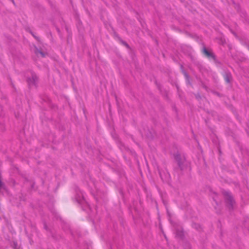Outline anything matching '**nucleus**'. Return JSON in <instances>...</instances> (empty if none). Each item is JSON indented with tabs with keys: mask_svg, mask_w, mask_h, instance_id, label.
<instances>
[{
	"mask_svg": "<svg viewBox=\"0 0 249 249\" xmlns=\"http://www.w3.org/2000/svg\"><path fill=\"white\" fill-rule=\"evenodd\" d=\"M62 212L66 216L74 219H78L80 214L76 208L71 204L64 206L62 208Z\"/></svg>",
	"mask_w": 249,
	"mask_h": 249,
	"instance_id": "f257e3e1",
	"label": "nucleus"
},
{
	"mask_svg": "<svg viewBox=\"0 0 249 249\" xmlns=\"http://www.w3.org/2000/svg\"><path fill=\"white\" fill-rule=\"evenodd\" d=\"M221 193L224 197V201L226 208L229 211H232L234 210V205L235 204V201L231 193L224 189L222 190Z\"/></svg>",
	"mask_w": 249,
	"mask_h": 249,
	"instance_id": "f03ea898",
	"label": "nucleus"
},
{
	"mask_svg": "<svg viewBox=\"0 0 249 249\" xmlns=\"http://www.w3.org/2000/svg\"><path fill=\"white\" fill-rule=\"evenodd\" d=\"M38 77L34 71L31 72V77H28L26 78V82L28 84L29 89H31L33 87L36 88L37 87V82Z\"/></svg>",
	"mask_w": 249,
	"mask_h": 249,
	"instance_id": "7ed1b4c3",
	"label": "nucleus"
},
{
	"mask_svg": "<svg viewBox=\"0 0 249 249\" xmlns=\"http://www.w3.org/2000/svg\"><path fill=\"white\" fill-rule=\"evenodd\" d=\"M202 53L207 58H212L215 63L217 62L216 57L211 50H208L205 46L202 49Z\"/></svg>",
	"mask_w": 249,
	"mask_h": 249,
	"instance_id": "20e7f679",
	"label": "nucleus"
},
{
	"mask_svg": "<svg viewBox=\"0 0 249 249\" xmlns=\"http://www.w3.org/2000/svg\"><path fill=\"white\" fill-rule=\"evenodd\" d=\"M81 193L76 194L75 200L81 206L82 209L84 210V209L83 208L82 205L84 203L88 204V202H87L84 196L83 195H82V196H81Z\"/></svg>",
	"mask_w": 249,
	"mask_h": 249,
	"instance_id": "39448f33",
	"label": "nucleus"
},
{
	"mask_svg": "<svg viewBox=\"0 0 249 249\" xmlns=\"http://www.w3.org/2000/svg\"><path fill=\"white\" fill-rule=\"evenodd\" d=\"M174 159L177 162L178 168L181 171L184 170L183 163L181 157V155L179 153H177L174 155Z\"/></svg>",
	"mask_w": 249,
	"mask_h": 249,
	"instance_id": "423d86ee",
	"label": "nucleus"
},
{
	"mask_svg": "<svg viewBox=\"0 0 249 249\" xmlns=\"http://www.w3.org/2000/svg\"><path fill=\"white\" fill-rule=\"evenodd\" d=\"M176 237L179 238L182 241L185 239L183 229L181 228V230L176 229Z\"/></svg>",
	"mask_w": 249,
	"mask_h": 249,
	"instance_id": "0eeeda50",
	"label": "nucleus"
},
{
	"mask_svg": "<svg viewBox=\"0 0 249 249\" xmlns=\"http://www.w3.org/2000/svg\"><path fill=\"white\" fill-rule=\"evenodd\" d=\"M181 72L183 74L185 77L186 83L188 85L192 87L193 85L191 82V78L189 74L184 69H182V71H181Z\"/></svg>",
	"mask_w": 249,
	"mask_h": 249,
	"instance_id": "6e6552de",
	"label": "nucleus"
},
{
	"mask_svg": "<svg viewBox=\"0 0 249 249\" xmlns=\"http://www.w3.org/2000/svg\"><path fill=\"white\" fill-rule=\"evenodd\" d=\"M34 47L35 48L34 52L36 54H38L39 53L42 57H45L47 54V53L42 51L41 49H38L35 45H34Z\"/></svg>",
	"mask_w": 249,
	"mask_h": 249,
	"instance_id": "1a4fd4ad",
	"label": "nucleus"
},
{
	"mask_svg": "<svg viewBox=\"0 0 249 249\" xmlns=\"http://www.w3.org/2000/svg\"><path fill=\"white\" fill-rule=\"evenodd\" d=\"M192 227L199 232H202L203 231L202 226L199 223H197L195 222L192 223Z\"/></svg>",
	"mask_w": 249,
	"mask_h": 249,
	"instance_id": "9d476101",
	"label": "nucleus"
},
{
	"mask_svg": "<svg viewBox=\"0 0 249 249\" xmlns=\"http://www.w3.org/2000/svg\"><path fill=\"white\" fill-rule=\"evenodd\" d=\"M25 30L27 32L30 33L34 37V38L36 39L37 41H38V42H41L39 37L36 36L34 32L30 28V27H26L25 28Z\"/></svg>",
	"mask_w": 249,
	"mask_h": 249,
	"instance_id": "9b49d317",
	"label": "nucleus"
},
{
	"mask_svg": "<svg viewBox=\"0 0 249 249\" xmlns=\"http://www.w3.org/2000/svg\"><path fill=\"white\" fill-rule=\"evenodd\" d=\"M223 76L224 77L225 80L226 82L228 84L230 83L231 81V79L232 78L231 74V72H225L223 74Z\"/></svg>",
	"mask_w": 249,
	"mask_h": 249,
	"instance_id": "f8f14e48",
	"label": "nucleus"
},
{
	"mask_svg": "<svg viewBox=\"0 0 249 249\" xmlns=\"http://www.w3.org/2000/svg\"><path fill=\"white\" fill-rule=\"evenodd\" d=\"M154 133L155 132L154 131L152 132V131L148 129L145 135L148 139L150 140H153L154 139Z\"/></svg>",
	"mask_w": 249,
	"mask_h": 249,
	"instance_id": "ddd939ff",
	"label": "nucleus"
},
{
	"mask_svg": "<svg viewBox=\"0 0 249 249\" xmlns=\"http://www.w3.org/2000/svg\"><path fill=\"white\" fill-rule=\"evenodd\" d=\"M119 42L123 45L127 49L130 50L131 53H134V50L131 48L129 45L126 41H124L122 39L121 40L119 41Z\"/></svg>",
	"mask_w": 249,
	"mask_h": 249,
	"instance_id": "4468645a",
	"label": "nucleus"
},
{
	"mask_svg": "<svg viewBox=\"0 0 249 249\" xmlns=\"http://www.w3.org/2000/svg\"><path fill=\"white\" fill-rule=\"evenodd\" d=\"M182 242L183 249H191V245L189 241L185 239Z\"/></svg>",
	"mask_w": 249,
	"mask_h": 249,
	"instance_id": "2eb2a0df",
	"label": "nucleus"
},
{
	"mask_svg": "<svg viewBox=\"0 0 249 249\" xmlns=\"http://www.w3.org/2000/svg\"><path fill=\"white\" fill-rule=\"evenodd\" d=\"M167 215L169 217V221L170 223V224L175 228H176L178 226V224L174 222L171 219V214L169 212V210H167Z\"/></svg>",
	"mask_w": 249,
	"mask_h": 249,
	"instance_id": "dca6fc26",
	"label": "nucleus"
},
{
	"mask_svg": "<svg viewBox=\"0 0 249 249\" xmlns=\"http://www.w3.org/2000/svg\"><path fill=\"white\" fill-rule=\"evenodd\" d=\"M10 246L13 249H22L20 246H18V242L16 240L11 242Z\"/></svg>",
	"mask_w": 249,
	"mask_h": 249,
	"instance_id": "f3484780",
	"label": "nucleus"
},
{
	"mask_svg": "<svg viewBox=\"0 0 249 249\" xmlns=\"http://www.w3.org/2000/svg\"><path fill=\"white\" fill-rule=\"evenodd\" d=\"M240 151L241 152L242 155L244 156H247L249 158V149L247 147H243V148H241Z\"/></svg>",
	"mask_w": 249,
	"mask_h": 249,
	"instance_id": "a211bd4d",
	"label": "nucleus"
},
{
	"mask_svg": "<svg viewBox=\"0 0 249 249\" xmlns=\"http://www.w3.org/2000/svg\"><path fill=\"white\" fill-rule=\"evenodd\" d=\"M52 237L55 241H58L61 238V236L59 234H57L55 232L52 234Z\"/></svg>",
	"mask_w": 249,
	"mask_h": 249,
	"instance_id": "6ab92c4d",
	"label": "nucleus"
},
{
	"mask_svg": "<svg viewBox=\"0 0 249 249\" xmlns=\"http://www.w3.org/2000/svg\"><path fill=\"white\" fill-rule=\"evenodd\" d=\"M194 95L196 98V99L197 100H198V101H200L201 100H202V99L203 98H206V97L205 96H201L200 93L199 92H197L196 93H194Z\"/></svg>",
	"mask_w": 249,
	"mask_h": 249,
	"instance_id": "aec40b11",
	"label": "nucleus"
},
{
	"mask_svg": "<svg viewBox=\"0 0 249 249\" xmlns=\"http://www.w3.org/2000/svg\"><path fill=\"white\" fill-rule=\"evenodd\" d=\"M211 115L213 117H217L218 120H220V119L219 118V116L215 111L213 110H211Z\"/></svg>",
	"mask_w": 249,
	"mask_h": 249,
	"instance_id": "412c9836",
	"label": "nucleus"
},
{
	"mask_svg": "<svg viewBox=\"0 0 249 249\" xmlns=\"http://www.w3.org/2000/svg\"><path fill=\"white\" fill-rule=\"evenodd\" d=\"M161 93L162 94V95L164 96V97H165L167 100L169 99V97L168 95V92L166 90L163 89V90L162 91V92Z\"/></svg>",
	"mask_w": 249,
	"mask_h": 249,
	"instance_id": "4be33fe9",
	"label": "nucleus"
},
{
	"mask_svg": "<svg viewBox=\"0 0 249 249\" xmlns=\"http://www.w3.org/2000/svg\"><path fill=\"white\" fill-rule=\"evenodd\" d=\"M217 228L220 229L221 235H222V224L220 220H218V224H217Z\"/></svg>",
	"mask_w": 249,
	"mask_h": 249,
	"instance_id": "5701e85b",
	"label": "nucleus"
},
{
	"mask_svg": "<svg viewBox=\"0 0 249 249\" xmlns=\"http://www.w3.org/2000/svg\"><path fill=\"white\" fill-rule=\"evenodd\" d=\"M113 36L114 38L117 39L119 41L122 39L121 37L115 31H114L113 32Z\"/></svg>",
	"mask_w": 249,
	"mask_h": 249,
	"instance_id": "b1692460",
	"label": "nucleus"
},
{
	"mask_svg": "<svg viewBox=\"0 0 249 249\" xmlns=\"http://www.w3.org/2000/svg\"><path fill=\"white\" fill-rule=\"evenodd\" d=\"M235 142L236 145L238 147L239 150H241V148H243V146H242V145L241 144L240 142L239 141L235 140Z\"/></svg>",
	"mask_w": 249,
	"mask_h": 249,
	"instance_id": "393cba45",
	"label": "nucleus"
},
{
	"mask_svg": "<svg viewBox=\"0 0 249 249\" xmlns=\"http://www.w3.org/2000/svg\"><path fill=\"white\" fill-rule=\"evenodd\" d=\"M209 121H210V118L209 117H207V118L205 119H204V121H205V123L207 125V126H208V127L211 130H213V129L212 128H211L209 125H208V123L209 122Z\"/></svg>",
	"mask_w": 249,
	"mask_h": 249,
	"instance_id": "a878e982",
	"label": "nucleus"
},
{
	"mask_svg": "<svg viewBox=\"0 0 249 249\" xmlns=\"http://www.w3.org/2000/svg\"><path fill=\"white\" fill-rule=\"evenodd\" d=\"M43 228L47 231H50V230L51 229L50 228H49L48 226H47V223L45 221H43Z\"/></svg>",
	"mask_w": 249,
	"mask_h": 249,
	"instance_id": "bb28decb",
	"label": "nucleus"
},
{
	"mask_svg": "<svg viewBox=\"0 0 249 249\" xmlns=\"http://www.w3.org/2000/svg\"><path fill=\"white\" fill-rule=\"evenodd\" d=\"M48 102L50 108L52 109H55V107H56V105L52 104L50 100H49Z\"/></svg>",
	"mask_w": 249,
	"mask_h": 249,
	"instance_id": "cd10ccee",
	"label": "nucleus"
},
{
	"mask_svg": "<svg viewBox=\"0 0 249 249\" xmlns=\"http://www.w3.org/2000/svg\"><path fill=\"white\" fill-rule=\"evenodd\" d=\"M241 16L242 18H243L245 19L246 21V19H249V18L247 16V13L245 12L242 13Z\"/></svg>",
	"mask_w": 249,
	"mask_h": 249,
	"instance_id": "c85d7f7f",
	"label": "nucleus"
},
{
	"mask_svg": "<svg viewBox=\"0 0 249 249\" xmlns=\"http://www.w3.org/2000/svg\"><path fill=\"white\" fill-rule=\"evenodd\" d=\"M74 190L75 192V194L81 193L79 187L76 185H74Z\"/></svg>",
	"mask_w": 249,
	"mask_h": 249,
	"instance_id": "c756f323",
	"label": "nucleus"
},
{
	"mask_svg": "<svg viewBox=\"0 0 249 249\" xmlns=\"http://www.w3.org/2000/svg\"><path fill=\"white\" fill-rule=\"evenodd\" d=\"M229 107L231 108V109L232 111V112H233V113L236 112V110L235 108L232 105H230L229 106Z\"/></svg>",
	"mask_w": 249,
	"mask_h": 249,
	"instance_id": "7c9ffc66",
	"label": "nucleus"
},
{
	"mask_svg": "<svg viewBox=\"0 0 249 249\" xmlns=\"http://www.w3.org/2000/svg\"><path fill=\"white\" fill-rule=\"evenodd\" d=\"M19 198L20 201H25L26 200L25 196H24L22 194L20 196H19Z\"/></svg>",
	"mask_w": 249,
	"mask_h": 249,
	"instance_id": "2f4dec72",
	"label": "nucleus"
},
{
	"mask_svg": "<svg viewBox=\"0 0 249 249\" xmlns=\"http://www.w3.org/2000/svg\"><path fill=\"white\" fill-rule=\"evenodd\" d=\"M171 84H172V85H175V86H176V88H177V89L178 91V92H179L180 88H179V86H178V84L177 82H175V83H174V84H173V83H172V82H171Z\"/></svg>",
	"mask_w": 249,
	"mask_h": 249,
	"instance_id": "473e14b6",
	"label": "nucleus"
},
{
	"mask_svg": "<svg viewBox=\"0 0 249 249\" xmlns=\"http://www.w3.org/2000/svg\"><path fill=\"white\" fill-rule=\"evenodd\" d=\"M157 87L158 89L160 90V92L161 93L163 89H162L161 85L159 83L158 85H157Z\"/></svg>",
	"mask_w": 249,
	"mask_h": 249,
	"instance_id": "72a5a7b5",
	"label": "nucleus"
},
{
	"mask_svg": "<svg viewBox=\"0 0 249 249\" xmlns=\"http://www.w3.org/2000/svg\"><path fill=\"white\" fill-rule=\"evenodd\" d=\"M60 183L59 182H58L57 184V186H56L54 190V192L56 193L57 191V190L58 189L59 187H60Z\"/></svg>",
	"mask_w": 249,
	"mask_h": 249,
	"instance_id": "f704fd0d",
	"label": "nucleus"
},
{
	"mask_svg": "<svg viewBox=\"0 0 249 249\" xmlns=\"http://www.w3.org/2000/svg\"><path fill=\"white\" fill-rule=\"evenodd\" d=\"M213 93L215 94L216 95H217V96L219 97H221L223 96V95L220 93L219 92H217V91H214L213 92Z\"/></svg>",
	"mask_w": 249,
	"mask_h": 249,
	"instance_id": "c9c22d12",
	"label": "nucleus"
},
{
	"mask_svg": "<svg viewBox=\"0 0 249 249\" xmlns=\"http://www.w3.org/2000/svg\"><path fill=\"white\" fill-rule=\"evenodd\" d=\"M48 232H49V233L51 236L52 235V234H53L55 232V231L51 229Z\"/></svg>",
	"mask_w": 249,
	"mask_h": 249,
	"instance_id": "e433bc0d",
	"label": "nucleus"
},
{
	"mask_svg": "<svg viewBox=\"0 0 249 249\" xmlns=\"http://www.w3.org/2000/svg\"><path fill=\"white\" fill-rule=\"evenodd\" d=\"M203 110H204L207 113L211 114V110L205 108H202Z\"/></svg>",
	"mask_w": 249,
	"mask_h": 249,
	"instance_id": "4c0bfd02",
	"label": "nucleus"
},
{
	"mask_svg": "<svg viewBox=\"0 0 249 249\" xmlns=\"http://www.w3.org/2000/svg\"><path fill=\"white\" fill-rule=\"evenodd\" d=\"M11 184H12L13 187H14L15 186L16 181L14 179H11Z\"/></svg>",
	"mask_w": 249,
	"mask_h": 249,
	"instance_id": "58836bf2",
	"label": "nucleus"
},
{
	"mask_svg": "<svg viewBox=\"0 0 249 249\" xmlns=\"http://www.w3.org/2000/svg\"><path fill=\"white\" fill-rule=\"evenodd\" d=\"M119 193L121 194V195L122 196L123 198H124V192H123V190L122 189L120 190Z\"/></svg>",
	"mask_w": 249,
	"mask_h": 249,
	"instance_id": "ea45409f",
	"label": "nucleus"
},
{
	"mask_svg": "<svg viewBox=\"0 0 249 249\" xmlns=\"http://www.w3.org/2000/svg\"><path fill=\"white\" fill-rule=\"evenodd\" d=\"M233 114H234V115L235 116L236 118L237 119L239 120V114H238L237 112H235L234 113H233Z\"/></svg>",
	"mask_w": 249,
	"mask_h": 249,
	"instance_id": "a19ab883",
	"label": "nucleus"
},
{
	"mask_svg": "<svg viewBox=\"0 0 249 249\" xmlns=\"http://www.w3.org/2000/svg\"><path fill=\"white\" fill-rule=\"evenodd\" d=\"M201 83H202V87L204 89H208L207 87L203 82H201Z\"/></svg>",
	"mask_w": 249,
	"mask_h": 249,
	"instance_id": "79ce46f5",
	"label": "nucleus"
},
{
	"mask_svg": "<svg viewBox=\"0 0 249 249\" xmlns=\"http://www.w3.org/2000/svg\"><path fill=\"white\" fill-rule=\"evenodd\" d=\"M152 121H153V123L155 125H157V120L153 118L152 119Z\"/></svg>",
	"mask_w": 249,
	"mask_h": 249,
	"instance_id": "37998d69",
	"label": "nucleus"
},
{
	"mask_svg": "<svg viewBox=\"0 0 249 249\" xmlns=\"http://www.w3.org/2000/svg\"><path fill=\"white\" fill-rule=\"evenodd\" d=\"M154 79H155L154 83H155V84H156V85L157 86V85H158L159 83L158 82L157 80L156 79V78L155 77L154 78Z\"/></svg>",
	"mask_w": 249,
	"mask_h": 249,
	"instance_id": "c03bdc74",
	"label": "nucleus"
},
{
	"mask_svg": "<svg viewBox=\"0 0 249 249\" xmlns=\"http://www.w3.org/2000/svg\"><path fill=\"white\" fill-rule=\"evenodd\" d=\"M46 196L48 197L49 198H51V197H53V196L52 195H51L50 194H47V195H46Z\"/></svg>",
	"mask_w": 249,
	"mask_h": 249,
	"instance_id": "a18cd8bd",
	"label": "nucleus"
},
{
	"mask_svg": "<svg viewBox=\"0 0 249 249\" xmlns=\"http://www.w3.org/2000/svg\"><path fill=\"white\" fill-rule=\"evenodd\" d=\"M203 161H204V166H205V167H207V164L206 163V162L205 161V159H203Z\"/></svg>",
	"mask_w": 249,
	"mask_h": 249,
	"instance_id": "49530a36",
	"label": "nucleus"
},
{
	"mask_svg": "<svg viewBox=\"0 0 249 249\" xmlns=\"http://www.w3.org/2000/svg\"><path fill=\"white\" fill-rule=\"evenodd\" d=\"M159 173L160 177L161 178V179H162L161 174V172L160 171H159Z\"/></svg>",
	"mask_w": 249,
	"mask_h": 249,
	"instance_id": "de8ad7c7",
	"label": "nucleus"
},
{
	"mask_svg": "<svg viewBox=\"0 0 249 249\" xmlns=\"http://www.w3.org/2000/svg\"><path fill=\"white\" fill-rule=\"evenodd\" d=\"M35 185V182L33 183L31 186L32 188H34Z\"/></svg>",
	"mask_w": 249,
	"mask_h": 249,
	"instance_id": "09e8293b",
	"label": "nucleus"
},
{
	"mask_svg": "<svg viewBox=\"0 0 249 249\" xmlns=\"http://www.w3.org/2000/svg\"><path fill=\"white\" fill-rule=\"evenodd\" d=\"M180 69H181V71H182V69H184L183 66L182 65H181V66H180Z\"/></svg>",
	"mask_w": 249,
	"mask_h": 249,
	"instance_id": "8fccbe9b",
	"label": "nucleus"
},
{
	"mask_svg": "<svg viewBox=\"0 0 249 249\" xmlns=\"http://www.w3.org/2000/svg\"><path fill=\"white\" fill-rule=\"evenodd\" d=\"M56 30H57V31L58 33H60V30L59 28H56Z\"/></svg>",
	"mask_w": 249,
	"mask_h": 249,
	"instance_id": "3c124183",
	"label": "nucleus"
},
{
	"mask_svg": "<svg viewBox=\"0 0 249 249\" xmlns=\"http://www.w3.org/2000/svg\"><path fill=\"white\" fill-rule=\"evenodd\" d=\"M108 106H109V111H110V107H111V105L110 103L108 104Z\"/></svg>",
	"mask_w": 249,
	"mask_h": 249,
	"instance_id": "603ef678",
	"label": "nucleus"
},
{
	"mask_svg": "<svg viewBox=\"0 0 249 249\" xmlns=\"http://www.w3.org/2000/svg\"><path fill=\"white\" fill-rule=\"evenodd\" d=\"M246 22L249 24V19H246Z\"/></svg>",
	"mask_w": 249,
	"mask_h": 249,
	"instance_id": "864d4df0",
	"label": "nucleus"
},
{
	"mask_svg": "<svg viewBox=\"0 0 249 249\" xmlns=\"http://www.w3.org/2000/svg\"><path fill=\"white\" fill-rule=\"evenodd\" d=\"M200 2L203 3L204 2V0H198Z\"/></svg>",
	"mask_w": 249,
	"mask_h": 249,
	"instance_id": "5fc2aeb1",
	"label": "nucleus"
},
{
	"mask_svg": "<svg viewBox=\"0 0 249 249\" xmlns=\"http://www.w3.org/2000/svg\"><path fill=\"white\" fill-rule=\"evenodd\" d=\"M81 23H82L81 21L80 20H79L78 24L80 25Z\"/></svg>",
	"mask_w": 249,
	"mask_h": 249,
	"instance_id": "6e6d98bb",
	"label": "nucleus"
},
{
	"mask_svg": "<svg viewBox=\"0 0 249 249\" xmlns=\"http://www.w3.org/2000/svg\"><path fill=\"white\" fill-rule=\"evenodd\" d=\"M30 206L32 207V208H34V205L32 204H31Z\"/></svg>",
	"mask_w": 249,
	"mask_h": 249,
	"instance_id": "4d7b16f0",
	"label": "nucleus"
},
{
	"mask_svg": "<svg viewBox=\"0 0 249 249\" xmlns=\"http://www.w3.org/2000/svg\"><path fill=\"white\" fill-rule=\"evenodd\" d=\"M216 63L220 64L221 63L217 60V62Z\"/></svg>",
	"mask_w": 249,
	"mask_h": 249,
	"instance_id": "13d9d810",
	"label": "nucleus"
},
{
	"mask_svg": "<svg viewBox=\"0 0 249 249\" xmlns=\"http://www.w3.org/2000/svg\"><path fill=\"white\" fill-rule=\"evenodd\" d=\"M25 180L26 181H28V178H26V177L25 178Z\"/></svg>",
	"mask_w": 249,
	"mask_h": 249,
	"instance_id": "bf43d9fd",
	"label": "nucleus"
},
{
	"mask_svg": "<svg viewBox=\"0 0 249 249\" xmlns=\"http://www.w3.org/2000/svg\"><path fill=\"white\" fill-rule=\"evenodd\" d=\"M247 133L248 136H249V131H247Z\"/></svg>",
	"mask_w": 249,
	"mask_h": 249,
	"instance_id": "052dcab7",
	"label": "nucleus"
},
{
	"mask_svg": "<svg viewBox=\"0 0 249 249\" xmlns=\"http://www.w3.org/2000/svg\"><path fill=\"white\" fill-rule=\"evenodd\" d=\"M94 197H95V199L96 200V201H98L97 198L95 196H94Z\"/></svg>",
	"mask_w": 249,
	"mask_h": 249,
	"instance_id": "680f3d73",
	"label": "nucleus"
},
{
	"mask_svg": "<svg viewBox=\"0 0 249 249\" xmlns=\"http://www.w3.org/2000/svg\"><path fill=\"white\" fill-rule=\"evenodd\" d=\"M12 1L13 2V3L14 4H15V2H14V0H12Z\"/></svg>",
	"mask_w": 249,
	"mask_h": 249,
	"instance_id": "e2e57ef3",
	"label": "nucleus"
},
{
	"mask_svg": "<svg viewBox=\"0 0 249 249\" xmlns=\"http://www.w3.org/2000/svg\"><path fill=\"white\" fill-rule=\"evenodd\" d=\"M121 224H122V226H124V224H123V222H121Z\"/></svg>",
	"mask_w": 249,
	"mask_h": 249,
	"instance_id": "0e129e2a",
	"label": "nucleus"
},
{
	"mask_svg": "<svg viewBox=\"0 0 249 249\" xmlns=\"http://www.w3.org/2000/svg\"><path fill=\"white\" fill-rule=\"evenodd\" d=\"M233 34L235 35V36H236V34L235 33H233Z\"/></svg>",
	"mask_w": 249,
	"mask_h": 249,
	"instance_id": "69168bd1",
	"label": "nucleus"
},
{
	"mask_svg": "<svg viewBox=\"0 0 249 249\" xmlns=\"http://www.w3.org/2000/svg\"><path fill=\"white\" fill-rule=\"evenodd\" d=\"M180 1H181V2H183V1H184V0H180Z\"/></svg>",
	"mask_w": 249,
	"mask_h": 249,
	"instance_id": "338daca9",
	"label": "nucleus"
},
{
	"mask_svg": "<svg viewBox=\"0 0 249 249\" xmlns=\"http://www.w3.org/2000/svg\"><path fill=\"white\" fill-rule=\"evenodd\" d=\"M0 125H2L1 123H0Z\"/></svg>",
	"mask_w": 249,
	"mask_h": 249,
	"instance_id": "774afa93",
	"label": "nucleus"
}]
</instances>
